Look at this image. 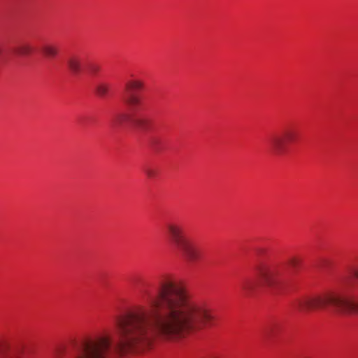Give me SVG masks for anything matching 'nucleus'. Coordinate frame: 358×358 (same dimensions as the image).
<instances>
[{"mask_svg":"<svg viewBox=\"0 0 358 358\" xmlns=\"http://www.w3.org/2000/svg\"><path fill=\"white\" fill-rule=\"evenodd\" d=\"M142 295L147 306L137 305L117 319L116 343L113 344L109 334L85 339L74 358H120L130 350L150 347L154 330L164 338L175 341L215 325L216 317L210 308L194 300L175 280L166 279L155 294L145 289Z\"/></svg>","mask_w":358,"mask_h":358,"instance_id":"nucleus-1","label":"nucleus"},{"mask_svg":"<svg viewBox=\"0 0 358 358\" xmlns=\"http://www.w3.org/2000/svg\"><path fill=\"white\" fill-rule=\"evenodd\" d=\"M342 282L345 292H331L322 296L296 300L293 307L301 312L331 306L338 313L348 314L358 312V264L348 268Z\"/></svg>","mask_w":358,"mask_h":358,"instance_id":"nucleus-2","label":"nucleus"},{"mask_svg":"<svg viewBox=\"0 0 358 358\" xmlns=\"http://www.w3.org/2000/svg\"><path fill=\"white\" fill-rule=\"evenodd\" d=\"M143 86V83L138 80H131L126 83L127 94L124 98V101L134 114L131 116L123 113L115 114L111 120V123L115 127L121 126L125 122H130L134 127L141 130L145 131L149 128L150 120L143 115L138 113L142 104L141 99L138 95L134 94L135 91L141 90Z\"/></svg>","mask_w":358,"mask_h":358,"instance_id":"nucleus-3","label":"nucleus"},{"mask_svg":"<svg viewBox=\"0 0 358 358\" xmlns=\"http://www.w3.org/2000/svg\"><path fill=\"white\" fill-rule=\"evenodd\" d=\"M166 232L187 262L194 263L203 258L201 248L185 237L184 228L181 224L176 222L166 224Z\"/></svg>","mask_w":358,"mask_h":358,"instance_id":"nucleus-4","label":"nucleus"},{"mask_svg":"<svg viewBox=\"0 0 358 358\" xmlns=\"http://www.w3.org/2000/svg\"><path fill=\"white\" fill-rule=\"evenodd\" d=\"M297 133L292 129H285L280 134L271 136L268 146L271 153L275 156H282L287 150L288 145L296 141Z\"/></svg>","mask_w":358,"mask_h":358,"instance_id":"nucleus-5","label":"nucleus"},{"mask_svg":"<svg viewBox=\"0 0 358 358\" xmlns=\"http://www.w3.org/2000/svg\"><path fill=\"white\" fill-rule=\"evenodd\" d=\"M257 272L265 287L274 289L281 286L280 272L275 266L262 264L257 267Z\"/></svg>","mask_w":358,"mask_h":358,"instance_id":"nucleus-6","label":"nucleus"},{"mask_svg":"<svg viewBox=\"0 0 358 358\" xmlns=\"http://www.w3.org/2000/svg\"><path fill=\"white\" fill-rule=\"evenodd\" d=\"M21 353V349L15 348L10 350L5 343L0 342V358H20Z\"/></svg>","mask_w":358,"mask_h":358,"instance_id":"nucleus-7","label":"nucleus"},{"mask_svg":"<svg viewBox=\"0 0 358 358\" xmlns=\"http://www.w3.org/2000/svg\"><path fill=\"white\" fill-rule=\"evenodd\" d=\"M34 52L33 46L27 42L20 43L14 49V52L20 56H28Z\"/></svg>","mask_w":358,"mask_h":358,"instance_id":"nucleus-8","label":"nucleus"},{"mask_svg":"<svg viewBox=\"0 0 358 358\" xmlns=\"http://www.w3.org/2000/svg\"><path fill=\"white\" fill-rule=\"evenodd\" d=\"M41 52L45 57L48 58H54L58 54L59 48L56 44L46 43L42 47Z\"/></svg>","mask_w":358,"mask_h":358,"instance_id":"nucleus-9","label":"nucleus"},{"mask_svg":"<svg viewBox=\"0 0 358 358\" xmlns=\"http://www.w3.org/2000/svg\"><path fill=\"white\" fill-rule=\"evenodd\" d=\"M111 85L106 82H99L95 85V91L100 97H105L108 95Z\"/></svg>","mask_w":358,"mask_h":358,"instance_id":"nucleus-10","label":"nucleus"},{"mask_svg":"<svg viewBox=\"0 0 358 358\" xmlns=\"http://www.w3.org/2000/svg\"><path fill=\"white\" fill-rule=\"evenodd\" d=\"M69 69L75 74L78 73L81 69L80 60L78 57L71 56L67 60Z\"/></svg>","mask_w":358,"mask_h":358,"instance_id":"nucleus-11","label":"nucleus"},{"mask_svg":"<svg viewBox=\"0 0 358 358\" xmlns=\"http://www.w3.org/2000/svg\"><path fill=\"white\" fill-rule=\"evenodd\" d=\"M256 283L251 279L245 280L241 285V288L245 294H250L253 292Z\"/></svg>","mask_w":358,"mask_h":358,"instance_id":"nucleus-12","label":"nucleus"},{"mask_svg":"<svg viewBox=\"0 0 358 358\" xmlns=\"http://www.w3.org/2000/svg\"><path fill=\"white\" fill-rule=\"evenodd\" d=\"M100 71V66L96 64H92L88 67L89 73L92 76H96Z\"/></svg>","mask_w":358,"mask_h":358,"instance_id":"nucleus-13","label":"nucleus"},{"mask_svg":"<svg viewBox=\"0 0 358 358\" xmlns=\"http://www.w3.org/2000/svg\"><path fill=\"white\" fill-rule=\"evenodd\" d=\"M144 172L148 178H154L157 176V171L152 167H146Z\"/></svg>","mask_w":358,"mask_h":358,"instance_id":"nucleus-14","label":"nucleus"},{"mask_svg":"<svg viewBox=\"0 0 358 358\" xmlns=\"http://www.w3.org/2000/svg\"><path fill=\"white\" fill-rule=\"evenodd\" d=\"M300 263V260L296 257H292L289 260V264L291 266L296 268Z\"/></svg>","mask_w":358,"mask_h":358,"instance_id":"nucleus-15","label":"nucleus"},{"mask_svg":"<svg viewBox=\"0 0 358 358\" xmlns=\"http://www.w3.org/2000/svg\"><path fill=\"white\" fill-rule=\"evenodd\" d=\"M209 358H219V357H217V356L213 355V356L210 357Z\"/></svg>","mask_w":358,"mask_h":358,"instance_id":"nucleus-16","label":"nucleus"}]
</instances>
